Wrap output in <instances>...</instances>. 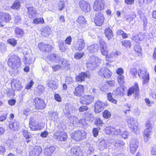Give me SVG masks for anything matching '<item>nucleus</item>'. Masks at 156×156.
<instances>
[{
    "label": "nucleus",
    "instance_id": "9b49d317",
    "mask_svg": "<svg viewBox=\"0 0 156 156\" xmlns=\"http://www.w3.org/2000/svg\"><path fill=\"white\" fill-rule=\"evenodd\" d=\"M34 101L35 103V108L37 109H42L45 108L46 104L44 101L42 99L35 98L34 99Z\"/></svg>",
    "mask_w": 156,
    "mask_h": 156
},
{
    "label": "nucleus",
    "instance_id": "f03ea898",
    "mask_svg": "<svg viewBox=\"0 0 156 156\" xmlns=\"http://www.w3.org/2000/svg\"><path fill=\"white\" fill-rule=\"evenodd\" d=\"M126 121L132 131L136 133L139 131L140 129L139 123L135 119L131 117L128 116Z\"/></svg>",
    "mask_w": 156,
    "mask_h": 156
},
{
    "label": "nucleus",
    "instance_id": "f257e3e1",
    "mask_svg": "<svg viewBox=\"0 0 156 156\" xmlns=\"http://www.w3.org/2000/svg\"><path fill=\"white\" fill-rule=\"evenodd\" d=\"M20 59L16 55H12L9 56L8 61L9 66L12 69H16L21 66Z\"/></svg>",
    "mask_w": 156,
    "mask_h": 156
},
{
    "label": "nucleus",
    "instance_id": "338daca9",
    "mask_svg": "<svg viewBox=\"0 0 156 156\" xmlns=\"http://www.w3.org/2000/svg\"><path fill=\"white\" fill-rule=\"evenodd\" d=\"M83 53L81 52H77L74 55V58L76 59H79L81 58L83 56Z\"/></svg>",
    "mask_w": 156,
    "mask_h": 156
},
{
    "label": "nucleus",
    "instance_id": "5701e85b",
    "mask_svg": "<svg viewBox=\"0 0 156 156\" xmlns=\"http://www.w3.org/2000/svg\"><path fill=\"white\" fill-rule=\"evenodd\" d=\"M11 19L9 14L2 12H0V20L2 22L7 23Z\"/></svg>",
    "mask_w": 156,
    "mask_h": 156
},
{
    "label": "nucleus",
    "instance_id": "4be33fe9",
    "mask_svg": "<svg viewBox=\"0 0 156 156\" xmlns=\"http://www.w3.org/2000/svg\"><path fill=\"white\" fill-rule=\"evenodd\" d=\"M120 54L121 53L119 51H113L112 53H109L108 55V54L107 57H106V60L110 62H113V60L110 59V58L117 57L118 56L120 55Z\"/></svg>",
    "mask_w": 156,
    "mask_h": 156
},
{
    "label": "nucleus",
    "instance_id": "a19ab883",
    "mask_svg": "<svg viewBox=\"0 0 156 156\" xmlns=\"http://www.w3.org/2000/svg\"><path fill=\"white\" fill-rule=\"evenodd\" d=\"M9 127L11 129L16 130L18 129L19 124L17 122L14 121L11 122L9 124Z\"/></svg>",
    "mask_w": 156,
    "mask_h": 156
},
{
    "label": "nucleus",
    "instance_id": "423d86ee",
    "mask_svg": "<svg viewBox=\"0 0 156 156\" xmlns=\"http://www.w3.org/2000/svg\"><path fill=\"white\" fill-rule=\"evenodd\" d=\"M67 135L66 133L64 131H58L54 133L53 138L58 141H66L67 139Z\"/></svg>",
    "mask_w": 156,
    "mask_h": 156
},
{
    "label": "nucleus",
    "instance_id": "13d9d810",
    "mask_svg": "<svg viewBox=\"0 0 156 156\" xmlns=\"http://www.w3.org/2000/svg\"><path fill=\"white\" fill-rule=\"evenodd\" d=\"M7 42L12 45L13 47L16 45L17 44V41L14 39H9L7 40Z\"/></svg>",
    "mask_w": 156,
    "mask_h": 156
},
{
    "label": "nucleus",
    "instance_id": "774afa93",
    "mask_svg": "<svg viewBox=\"0 0 156 156\" xmlns=\"http://www.w3.org/2000/svg\"><path fill=\"white\" fill-rule=\"evenodd\" d=\"M58 9L61 11L64 8V2L63 1H60L58 4Z\"/></svg>",
    "mask_w": 156,
    "mask_h": 156
},
{
    "label": "nucleus",
    "instance_id": "473e14b6",
    "mask_svg": "<svg viewBox=\"0 0 156 156\" xmlns=\"http://www.w3.org/2000/svg\"><path fill=\"white\" fill-rule=\"evenodd\" d=\"M27 14L30 18H32L35 16L36 14V9L33 7H29L27 9Z\"/></svg>",
    "mask_w": 156,
    "mask_h": 156
},
{
    "label": "nucleus",
    "instance_id": "864d4df0",
    "mask_svg": "<svg viewBox=\"0 0 156 156\" xmlns=\"http://www.w3.org/2000/svg\"><path fill=\"white\" fill-rule=\"evenodd\" d=\"M107 98L108 100L116 104L117 103V101L113 98L111 93H107Z\"/></svg>",
    "mask_w": 156,
    "mask_h": 156
},
{
    "label": "nucleus",
    "instance_id": "c9c22d12",
    "mask_svg": "<svg viewBox=\"0 0 156 156\" xmlns=\"http://www.w3.org/2000/svg\"><path fill=\"white\" fill-rule=\"evenodd\" d=\"M44 89V86L39 85L35 89L34 93L36 95H40L43 93Z\"/></svg>",
    "mask_w": 156,
    "mask_h": 156
},
{
    "label": "nucleus",
    "instance_id": "680f3d73",
    "mask_svg": "<svg viewBox=\"0 0 156 156\" xmlns=\"http://www.w3.org/2000/svg\"><path fill=\"white\" fill-rule=\"evenodd\" d=\"M21 18L20 16L18 15H15L14 16V22L17 24L21 22Z\"/></svg>",
    "mask_w": 156,
    "mask_h": 156
},
{
    "label": "nucleus",
    "instance_id": "b1692460",
    "mask_svg": "<svg viewBox=\"0 0 156 156\" xmlns=\"http://www.w3.org/2000/svg\"><path fill=\"white\" fill-rule=\"evenodd\" d=\"M70 153L73 156H82L83 154L80 148L77 147H74L71 149Z\"/></svg>",
    "mask_w": 156,
    "mask_h": 156
},
{
    "label": "nucleus",
    "instance_id": "39448f33",
    "mask_svg": "<svg viewBox=\"0 0 156 156\" xmlns=\"http://www.w3.org/2000/svg\"><path fill=\"white\" fill-rule=\"evenodd\" d=\"M138 74L139 77L143 80L144 83H147L149 80V75L147 73V69L145 68H142L139 69L138 71Z\"/></svg>",
    "mask_w": 156,
    "mask_h": 156
},
{
    "label": "nucleus",
    "instance_id": "20e7f679",
    "mask_svg": "<svg viewBox=\"0 0 156 156\" xmlns=\"http://www.w3.org/2000/svg\"><path fill=\"white\" fill-rule=\"evenodd\" d=\"M87 133L83 130H78L73 132L71 134V138L74 140L79 141L86 137Z\"/></svg>",
    "mask_w": 156,
    "mask_h": 156
},
{
    "label": "nucleus",
    "instance_id": "e433bc0d",
    "mask_svg": "<svg viewBox=\"0 0 156 156\" xmlns=\"http://www.w3.org/2000/svg\"><path fill=\"white\" fill-rule=\"evenodd\" d=\"M105 33L108 40L112 38L113 36L112 30L109 27L107 28L105 30Z\"/></svg>",
    "mask_w": 156,
    "mask_h": 156
},
{
    "label": "nucleus",
    "instance_id": "f704fd0d",
    "mask_svg": "<svg viewBox=\"0 0 156 156\" xmlns=\"http://www.w3.org/2000/svg\"><path fill=\"white\" fill-rule=\"evenodd\" d=\"M107 147V144L106 141L103 139L99 140L98 148L101 150H103Z\"/></svg>",
    "mask_w": 156,
    "mask_h": 156
},
{
    "label": "nucleus",
    "instance_id": "e2e57ef3",
    "mask_svg": "<svg viewBox=\"0 0 156 156\" xmlns=\"http://www.w3.org/2000/svg\"><path fill=\"white\" fill-rule=\"evenodd\" d=\"M122 45L127 48H130L131 46V44L129 41L125 40L122 42Z\"/></svg>",
    "mask_w": 156,
    "mask_h": 156
},
{
    "label": "nucleus",
    "instance_id": "58836bf2",
    "mask_svg": "<svg viewBox=\"0 0 156 156\" xmlns=\"http://www.w3.org/2000/svg\"><path fill=\"white\" fill-rule=\"evenodd\" d=\"M15 31L16 36L18 37H21L24 34V32L23 30L20 28L16 27Z\"/></svg>",
    "mask_w": 156,
    "mask_h": 156
},
{
    "label": "nucleus",
    "instance_id": "9d476101",
    "mask_svg": "<svg viewBox=\"0 0 156 156\" xmlns=\"http://www.w3.org/2000/svg\"><path fill=\"white\" fill-rule=\"evenodd\" d=\"M42 151V148L39 146H35L29 151L30 156H39Z\"/></svg>",
    "mask_w": 156,
    "mask_h": 156
},
{
    "label": "nucleus",
    "instance_id": "3c124183",
    "mask_svg": "<svg viewBox=\"0 0 156 156\" xmlns=\"http://www.w3.org/2000/svg\"><path fill=\"white\" fill-rule=\"evenodd\" d=\"M33 23L36 24H38L39 23L43 24L44 23V19L42 18H35L33 20Z\"/></svg>",
    "mask_w": 156,
    "mask_h": 156
},
{
    "label": "nucleus",
    "instance_id": "dca6fc26",
    "mask_svg": "<svg viewBox=\"0 0 156 156\" xmlns=\"http://www.w3.org/2000/svg\"><path fill=\"white\" fill-rule=\"evenodd\" d=\"M105 132L107 134H111L118 135L120 133L121 130L117 128H113L111 126L106 127L105 129Z\"/></svg>",
    "mask_w": 156,
    "mask_h": 156
},
{
    "label": "nucleus",
    "instance_id": "bf43d9fd",
    "mask_svg": "<svg viewBox=\"0 0 156 156\" xmlns=\"http://www.w3.org/2000/svg\"><path fill=\"white\" fill-rule=\"evenodd\" d=\"M48 113L50 116L54 117L55 119L58 118V113L56 112L51 111L49 112Z\"/></svg>",
    "mask_w": 156,
    "mask_h": 156
},
{
    "label": "nucleus",
    "instance_id": "2eb2a0df",
    "mask_svg": "<svg viewBox=\"0 0 156 156\" xmlns=\"http://www.w3.org/2000/svg\"><path fill=\"white\" fill-rule=\"evenodd\" d=\"M98 74L101 76H104L105 78H108L110 77L112 73L106 68L103 67L99 70Z\"/></svg>",
    "mask_w": 156,
    "mask_h": 156
},
{
    "label": "nucleus",
    "instance_id": "f8f14e48",
    "mask_svg": "<svg viewBox=\"0 0 156 156\" xmlns=\"http://www.w3.org/2000/svg\"><path fill=\"white\" fill-rule=\"evenodd\" d=\"M79 5L84 12H87L90 11L91 6L90 4L88 2L82 0L80 1L79 3Z\"/></svg>",
    "mask_w": 156,
    "mask_h": 156
},
{
    "label": "nucleus",
    "instance_id": "a211bd4d",
    "mask_svg": "<svg viewBox=\"0 0 156 156\" xmlns=\"http://www.w3.org/2000/svg\"><path fill=\"white\" fill-rule=\"evenodd\" d=\"M134 93L137 95L139 93V88L137 83H135L134 86L130 88L128 90L127 92V95L128 96H131L132 94Z\"/></svg>",
    "mask_w": 156,
    "mask_h": 156
},
{
    "label": "nucleus",
    "instance_id": "1a4fd4ad",
    "mask_svg": "<svg viewBox=\"0 0 156 156\" xmlns=\"http://www.w3.org/2000/svg\"><path fill=\"white\" fill-rule=\"evenodd\" d=\"M94 97L91 95H85L81 97L80 102L82 104L89 105L94 101Z\"/></svg>",
    "mask_w": 156,
    "mask_h": 156
},
{
    "label": "nucleus",
    "instance_id": "7c9ffc66",
    "mask_svg": "<svg viewBox=\"0 0 156 156\" xmlns=\"http://www.w3.org/2000/svg\"><path fill=\"white\" fill-rule=\"evenodd\" d=\"M29 127L32 130H37L41 129V127L39 124L36 122L29 123Z\"/></svg>",
    "mask_w": 156,
    "mask_h": 156
},
{
    "label": "nucleus",
    "instance_id": "412c9836",
    "mask_svg": "<svg viewBox=\"0 0 156 156\" xmlns=\"http://www.w3.org/2000/svg\"><path fill=\"white\" fill-rule=\"evenodd\" d=\"M12 85L15 89L18 90H20L22 88L21 82L17 79H12Z\"/></svg>",
    "mask_w": 156,
    "mask_h": 156
},
{
    "label": "nucleus",
    "instance_id": "4d7b16f0",
    "mask_svg": "<svg viewBox=\"0 0 156 156\" xmlns=\"http://www.w3.org/2000/svg\"><path fill=\"white\" fill-rule=\"evenodd\" d=\"M103 121L99 118H97L95 119V124L98 126H101L103 124Z\"/></svg>",
    "mask_w": 156,
    "mask_h": 156
},
{
    "label": "nucleus",
    "instance_id": "49530a36",
    "mask_svg": "<svg viewBox=\"0 0 156 156\" xmlns=\"http://www.w3.org/2000/svg\"><path fill=\"white\" fill-rule=\"evenodd\" d=\"M59 64L62 65V67L63 68L68 67L69 66V62L66 59H61L60 60H59Z\"/></svg>",
    "mask_w": 156,
    "mask_h": 156
},
{
    "label": "nucleus",
    "instance_id": "a18cd8bd",
    "mask_svg": "<svg viewBox=\"0 0 156 156\" xmlns=\"http://www.w3.org/2000/svg\"><path fill=\"white\" fill-rule=\"evenodd\" d=\"M22 132L23 135L24 137H25L26 139H28V140H27L26 142L27 143H29L30 141L29 139L30 138L31 136L29 134L27 131L25 129L23 130Z\"/></svg>",
    "mask_w": 156,
    "mask_h": 156
},
{
    "label": "nucleus",
    "instance_id": "6ab92c4d",
    "mask_svg": "<svg viewBox=\"0 0 156 156\" xmlns=\"http://www.w3.org/2000/svg\"><path fill=\"white\" fill-rule=\"evenodd\" d=\"M105 105L102 102L100 101H97L94 105V111L96 113H99L102 111L105 106Z\"/></svg>",
    "mask_w": 156,
    "mask_h": 156
},
{
    "label": "nucleus",
    "instance_id": "de8ad7c7",
    "mask_svg": "<svg viewBox=\"0 0 156 156\" xmlns=\"http://www.w3.org/2000/svg\"><path fill=\"white\" fill-rule=\"evenodd\" d=\"M144 38V35L141 33H140L139 34L136 35L133 37L134 40L136 42H138V41H142Z\"/></svg>",
    "mask_w": 156,
    "mask_h": 156
},
{
    "label": "nucleus",
    "instance_id": "aec40b11",
    "mask_svg": "<svg viewBox=\"0 0 156 156\" xmlns=\"http://www.w3.org/2000/svg\"><path fill=\"white\" fill-rule=\"evenodd\" d=\"M84 91V86L82 85H79L76 87L73 92L75 95L78 97H80L83 94Z\"/></svg>",
    "mask_w": 156,
    "mask_h": 156
},
{
    "label": "nucleus",
    "instance_id": "c03bdc74",
    "mask_svg": "<svg viewBox=\"0 0 156 156\" xmlns=\"http://www.w3.org/2000/svg\"><path fill=\"white\" fill-rule=\"evenodd\" d=\"M117 80L118 84L120 85H123L125 83L124 77L123 75L118 76Z\"/></svg>",
    "mask_w": 156,
    "mask_h": 156
},
{
    "label": "nucleus",
    "instance_id": "ea45409f",
    "mask_svg": "<svg viewBox=\"0 0 156 156\" xmlns=\"http://www.w3.org/2000/svg\"><path fill=\"white\" fill-rule=\"evenodd\" d=\"M21 5L20 2L18 0L15 1L12 6H11L10 8L15 10L19 9Z\"/></svg>",
    "mask_w": 156,
    "mask_h": 156
},
{
    "label": "nucleus",
    "instance_id": "6e6d98bb",
    "mask_svg": "<svg viewBox=\"0 0 156 156\" xmlns=\"http://www.w3.org/2000/svg\"><path fill=\"white\" fill-rule=\"evenodd\" d=\"M103 116L104 118L108 119L111 117V113L108 111L105 110L103 112Z\"/></svg>",
    "mask_w": 156,
    "mask_h": 156
},
{
    "label": "nucleus",
    "instance_id": "c756f323",
    "mask_svg": "<svg viewBox=\"0 0 156 156\" xmlns=\"http://www.w3.org/2000/svg\"><path fill=\"white\" fill-rule=\"evenodd\" d=\"M88 76L89 75L86 73H81L76 76V80L77 81L82 82L84 80L85 78L88 77Z\"/></svg>",
    "mask_w": 156,
    "mask_h": 156
},
{
    "label": "nucleus",
    "instance_id": "37998d69",
    "mask_svg": "<svg viewBox=\"0 0 156 156\" xmlns=\"http://www.w3.org/2000/svg\"><path fill=\"white\" fill-rule=\"evenodd\" d=\"M85 117L86 120L90 121H92L94 119L93 115L91 112H89L85 113Z\"/></svg>",
    "mask_w": 156,
    "mask_h": 156
},
{
    "label": "nucleus",
    "instance_id": "a878e982",
    "mask_svg": "<svg viewBox=\"0 0 156 156\" xmlns=\"http://www.w3.org/2000/svg\"><path fill=\"white\" fill-rule=\"evenodd\" d=\"M41 35L44 37H48L51 34V28L48 26L44 27L41 29Z\"/></svg>",
    "mask_w": 156,
    "mask_h": 156
},
{
    "label": "nucleus",
    "instance_id": "052dcab7",
    "mask_svg": "<svg viewBox=\"0 0 156 156\" xmlns=\"http://www.w3.org/2000/svg\"><path fill=\"white\" fill-rule=\"evenodd\" d=\"M134 50L137 53L139 54V55H141L142 49L140 46L139 45H136L134 48Z\"/></svg>",
    "mask_w": 156,
    "mask_h": 156
},
{
    "label": "nucleus",
    "instance_id": "2f4dec72",
    "mask_svg": "<svg viewBox=\"0 0 156 156\" xmlns=\"http://www.w3.org/2000/svg\"><path fill=\"white\" fill-rule=\"evenodd\" d=\"M47 85L50 88L53 90L56 89L58 88L56 82L53 80H49L47 82Z\"/></svg>",
    "mask_w": 156,
    "mask_h": 156
},
{
    "label": "nucleus",
    "instance_id": "79ce46f5",
    "mask_svg": "<svg viewBox=\"0 0 156 156\" xmlns=\"http://www.w3.org/2000/svg\"><path fill=\"white\" fill-rule=\"evenodd\" d=\"M76 21L80 25L85 24L87 21L86 19L82 16H79Z\"/></svg>",
    "mask_w": 156,
    "mask_h": 156
},
{
    "label": "nucleus",
    "instance_id": "6e6552de",
    "mask_svg": "<svg viewBox=\"0 0 156 156\" xmlns=\"http://www.w3.org/2000/svg\"><path fill=\"white\" fill-rule=\"evenodd\" d=\"M105 19L103 14L102 12H98L95 15L94 22L96 25L100 26L103 24Z\"/></svg>",
    "mask_w": 156,
    "mask_h": 156
},
{
    "label": "nucleus",
    "instance_id": "09e8293b",
    "mask_svg": "<svg viewBox=\"0 0 156 156\" xmlns=\"http://www.w3.org/2000/svg\"><path fill=\"white\" fill-rule=\"evenodd\" d=\"M25 61L24 62L26 64H30L34 62V59L28 56L25 57Z\"/></svg>",
    "mask_w": 156,
    "mask_h": 156
},
{
    "label": "nucleus",
    "instance_id": "0e129e2a",
    "mask_svg": "<svg viewBox=\"0 0 156 156\" xmlns=\"http://www.w3.org/2000/svg\"><path fill=\"white\" fill-rule=\"evenodd\" d=\"M88 107L87 105H82L79 108V111L80 112L87 111L88 110Z\"/></svg>",
    "mask_w": 156,
    "mask_h": 156
},
{
    "label": "nucleus",
    "instance_id": "ddd939ff",
    "mask_svg": "<svg viewBox=\"0 0 156 156\" xmlns=\"http://www.w3.org/2000/svg\"><path fill=\"white\" fill-rule=\"evenodd\" d=\"M138 144L137 139H131L130 144V150L132 153L134 154L136 152L138 146Z\"/></svg>",
    "mask_w": 156,
    "mask_h": 156
},
{
    "label": "nucleus",
    "instance_id": "4c0bfd02",
    "mask_svg": "<svg viewBox=\"0 0 156 156\" xmlns=\"http://www.w3.org/2000/svg\"><path fill=\"white\" fill-rule=\"evenodd\" d=\"M48 57L50 60L55 62H59L60 59L58 55L55 54H51Z\"/></svg>",
    "mask_w": 156,
    "mask_h": 156
},
{
    "label": "nucleus",
    "instance_id": "7ed1b4c3",
    "mask_svg": "<svg viewBox=\"0 0 156 156\" xmlns=\"http://www.w3.org/2000/svg\"><path fill=\"white\" fill-rule=\"evenodd\" d=\"M101 61V59L97 56L90 57L87 63V67L91 69H93L99 65Z\"/></svg>",
    "mask_w": 156,
    "mask_h": 156
},
{
    "label": "nucleus",
    "instance_id": "4468645a",
    "mask_svg": "<svg viewBox=\"0 0 156 156\" xmlns=\"http://www.w3.org/2000/svg\"><path fill=\"white\" fill-rule=\"evenodd\" d=\"M99 44L101 54L106 57H107L108 53V50L105 43L103 40H101L99 41Z\"/></svg>",
    "mask_w": 156,
    "mask_h": 156
},
{
    "label": "nucleus",
    "instance_id": "72a5a7b5",
    "mask_svg": "<svg viewBox=\"0 0 156 156\" xmlns=\"http://www.w3.org/2000/svg\"><path fill=\"white\" fill-rule=\"evenodd\" d=\"M98 45L97 44H94L93 45L89 46L87 48V49L90 53H94L98 51Z\"/></svg>",
    "mask_w": 156,
    "mask_h": 156
},
{
    "label": "nucleus",
    "instance_id": "cd10ccee",
    "mask_svg": "<svg viewBox=\"0 0 156 156\" xmlns=\"http://www.w3.org/2000/svg\"><path fill=\"white\" fill-rule=\"evenodd\" d=\"M85 43L83 39H78L76 46L79 51H81L85 46Z\"/></svg>",
    "mask_w": 156,
    "mask_h": 156
},
{
    "label": "nucleus",
    "instance_id": "f3484780",
    "mask_svg": "<svg viewBox=\"0 0 156 156\" xmlns=\"http://www.w3.org/2000/svg\"><path fill=\"white\" fill-rule=\"evenodd\" d=\"M38 48L41 51L45 52L50 51L52 48V46L42 42L38 44Z\"/></svg>",
    "mask_w": 156,
    "mask_h": 156
},
{
    "label": "nucleus",
    "instance_id": "8fccbe9b",
    "mask_svg": "<svg viewBox=\"0 0 156 156\" xmlns=\"http://www.w3.org/2000/svg\"><path fill=\"white\" fill-rule=\"evenodd\" d=\"M59 48L62 51L64 52L67 49L66 45L62 41L59 43Z\"/></svg>",
    "mask_w": 156,
    "mask_h": 156
},
{
    "label": "nucleus",
    "instance_id": "0eeeda50",
    "mask_svg": "<svg viewBox=\"0 0 156 156\" xmlns=\"http://www.w3.org/2000/svg\"><path fill=\"white\" fill-rule=\"evenodd\" d=\"M105 3L103 0H96L94 2L93 8L97 12L101 11L104 9Z\"/></svg>",
    "mask_w": 156,
    "mask_h": 156
},
{
    "label": "nucleus",
    "instance_id": "603ef678",
    "mask_svg": "<svg viewBox=\"0 0 156 156\" xmlns=\"http://www.w3.org/2000/svg\"><path fill=\"white\" fill-rule=\"evenodd\" d=\"M112 144L116 147H121L124 144V143L121 140H117L113 142Z\"/></svg>",
    "mask_w": 156,
    "mask_h": 156
},
{
    "label": "nucleus",
    "instance_id": "c85d7f7f",
    "mask_svg": "<svg viewBox=\"0 0 156 156\" xmlns=\"http://www.w3.org/2000/svg\"><path fill=\"white\" fill-rule=\"evenodd\" d=\"M125 92V90L123 87L120 85L117 88L115 93L117 96H122L124 95Z\"/></svg>",
    "mask_w": 156,
    "mask_h": 156
},
{
    "label": "nucleus",
    "instance_id": "69168bd1",
    "mask_svg": "<svg viewBox=\"0 0 156 156\" xmlns=\"http://www.w3.org/2000/svg\"><path fill=\"white\" fill-rule=\"evenodd\" d=\"M145 128L152 129L153 126L150 121L147 120L145 123Z\"/></svg>",
    "mask_w": 156,
    "mask_h": 156
},
{
    "label": "nucleus",
    "instance_id": "393cba45",
    "mask_svg": "<svg viewBox=\"0 0 156 156\" xmlns=\"http://www.w3.org/2000/svg\"><path fill=\"white\" fill-rule=\"evenodd\" d=\"M55 150V147L52 146L46 147L44 150V154L46 156H51Z\"/></svg>",
    "mask_w": 156,
    "mask_h": 156
},
{
    "label": "nucleus",
    "instance_id": "bb28decb",
    "mask_svg": "<svg viewBox=\"0 0 156 156\" xmlns=\"http://www.w3.org/2000/svg\"><path fill=\"white\" fill-rule=\"evenodd\" d=\"M152 131V129L145 128L143 134L144 140L145 142H147L149 141Z\"/></svg>",
    "mask_w": 156,
    "mask_h": 156
},
{
    "label": "nucleus",
    "instance_id": "5fc2aeb1",
    "mask_svg": "<svg viewBox=\"0 0 156 156\" xmlns=\"http://www.w3.org/2000/svg\"><path fill=\"white\" fill-rule=\"evenodd\" d=\"M70 122H72L73 124L76 123H78V120L77 117L73 115H71L69 118Z\"/></svg>",
    "mask_w": 156,
    "mask_h": 156
}]
</instances>
